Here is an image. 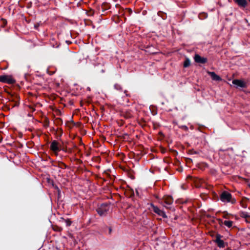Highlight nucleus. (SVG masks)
I'll return each mask as SVG.
<instances>
[{
    "label": "nucleus",
    "mask_w": 250,
    "mask_h": 250,
    "mask_svg": "<svg viewBox=\"0 0 250 250\" xmlns=\"http://www.w3.org/2000/svg\"><path fill=\"white\" fill-rule=\"evenodd\" d=\"M110 205L107 203L101 205L96 209L98 214L101 216H105L110 209Z\"/></svg>",
    "instance_id": "obj_1"
},
{
    "label": "nucleus",
    "mask_w": 250,
    "mask_h": 250,
    "mask_svg": "<svg viewBox=\"0 0 250 250\" xmlns=\"http://www.w3.org/2000/svg\"><path fill=\"white\" fill-rule=\"evenodd\" d=\"M56 188L58 189V192H60V190H59V188H58V187H56Z\"/></svg>",
    "instance_id": "obj_21"
},
{
    "label": "nucleus",
    "mask_w": 250,
    "mask_h": 250,
    "mask_svg": "<svg viewBox=\"0 0 250 250\" xmlns=\"http://www.w3.org/2000/svg\"><path fill=\"white\" fill-rule=\"evenodd\" d=\"M222 236L220 234H217L215 240V243L219 248H224L225 247L224 241L221 240Z\"/></svg>",
    "instance_id": "obj_7"
},
{
    "label": "nucleus",
    "mask_w": 250,
    "mask_h": 250,
    "mask_svg": "<svg viewBox=\"0 0 250 250\" xmlns=\"http://www.w3.org/2000/svg\"><path fill=\"white\" fill-rule=\"evenodd\" d=\"M194 60L195 62L200 63H205L207 62L206 58L202 57L198 54L195 55Z\"/></svg>",
    "instance_id": "obj_8"
},
{
    "label": "nucleus",
    "mask_w": 250,
    "mask_h": 250,
    "mask_svg": "<svg viewBox=\"0 0 250 250\" xmlns=\"http://www.w3.org/2000/svg\"><path fill=\"white\" fill-rule=\"evenodd\" d=\"M209 74L212 79V80L215 81H220L221 80V78L215 74L214 72H209Z\"/></svg>",
    "instance_id": "obj_11"
},
{
    "label": "nucleus",
    "mask_w": 250,
    "mask_h": 250,
    "mask_svg": "<svg viewBox=\"0 0 250 250\" xmlns=\"http://www.w3.org/2000/svg\"><path fill=\"white\" fill-rule=\"evenodd\" d=\"M61 150H62V151L65 152H68L67 149L65 148H61Z\"/></svg>",
    "instance_id": "obj_16"
},
{
    "label": "nucleus",
    "mask_w": 250,
    "mask_h": 250,
    "mask_svg": "<svg viewBox=\"0 0 250 250\" xmlns=\"http://www.w3.org/2000/svg\"><path fill=\"white\" fill-rule=\"evenodd\" d=\"M235 2H237L238 4L243 8L245 7L248 4L247 0H235Z\"/></svg>",
    "instance_id": "obj_10"
},
{
    "label": "nucleus",
    "mask_w": 250,
    "mask_h": 250,
    "mask_svg": "<svg viewBox=\"0 0 250 250\" xmlns=\"http://www.w3.org/2000/svg\"><path fill=\"white\" fill-rule=\"evenodd\" d=\"M173 200L171 196H166L164 199V206L167 208H170V206L173 203Z\"/></svg>",
    "instance_id": "obj_5"
},
{
    "label": "nucleus",
    "mask_w": 250,
    "mask_h": 250,
    "mask_svg": "<svg viewBox=\"0 0 250 250\" xmlns=\"http://www.w3.org/2000/svg\"><path fill=\"white\" fill-rule=\"evenodd\" d=\"M0 82L8 83H13L15 81L10 77L6 75L0 76Z\"/></svg>",
    "instance_id": "obj_4"
},
{
    "label": "nucleus",
    "mask_w": 250,
    "mask_h": 250,
    "mask_svg": "<svg viewBox=\"0 0 250 250\" xmlns=\"http://www.w3.org/2000/svg\"><path fill=\"white\" fill-rule=\"evenodd\" d=\"M182 127L183 128H184V129H185V130H188V127L187 126H186V125H183V126H182Z\"/></svg>",
    "instance_id": "obj_17"
},
{
    "label": "nucleus",
    "mask_w": 250,
    "mask_h": 250,
    "mask_svg": "<svg viewBox=\"0 0 250 250\" xmlns=\"http://www.w3.org/2000/svg\"><path fill=\"white\" fill-rule=\"evenodd\" d=\"M190 61L189 59L187 58L184 62V67H187L190 65Z\"/></svg>",
    "instance_id": "obj_13"
},
{
    "label": "nucleus",
    "mask_w": 250,
    "mask_h": 250,
    "mask_svg": "<svg viewBox=\"0 0 250 250\" xmlns=\"http://www.w3.org/2000/svg\"><path fill=\"white\" fill-rule=\"evenodd\" d=\"M220 198L223 202H229L230 201L231 195L229 192L224 191L220 194Z\"/></svg>",
    "instance_id": "obj_3"
},
{
    "label": "nucleus",
    "mask_w": 250,
    "mask_h": 250,
    "mask_svg": "<svg viewBox=\"0 0 250 250\" xmlns=\"http://www.w3.org/2000/svg\"><path fill=\"white\" fill-rule=\"evenodd\" d=\"M232 83L234 84V79L232 80Z\"/></svg>",
    "instance_id": "obj_19"
},
{
    "label": "nucleus",
    "mask_w": 250,
    "mask_h": 250,
    "mask_svg": "<svg viewBox=\"0 0 250 250\" xmlns=\"http://www.w3.org/2000/svg\"><path fill=\"white\" fill-rule=\"evenodd\" d=\"M151 206L152 207L153 210L154 212L163 217V218L167 217V215L164 211L161 210L157 207L153 205H151Z\"/></svg>",
    "instance_id": "obj_6"
},
{
    "label": "nucleus",
    "mask_w": 250,
    "mask_h": 250,
    "mask_svg": "<svg viewBox=\"0 0 250 250\" xmlns=\"http://www.w3.org/2000/svg\"><path fill=\"white\" fill-rule=\"evenodd\" d=\"M249 186L250 188V183L249 184Z\"/></svg>",
    "instance_id": "obj_24"
},
{
    "label": "nucleus",
    "mask_w": 250,
    "mask_h": 250,
    "mask_svg": "<svg viewBox=\"0 0 250 250\" xmlns=\"http://www.w3.org/2000/svg\"><path fill=\"white\" fill-rule=\"evenodd\" d=\"M114 87L117 90H121L122 89L121 85L118 84H115L114 85Z\"/></svg>",
    "instance_id": "obj_14"
},
{
    "label": "nucleus",
    "mask_w": 250,
    "mask_h": 250,
    "mask_svg": "<svg viewBox=\"0 0 250 250\" xmlns=\"http://www.w3.org/2000/svg\"><path fill=\"white\" fill-rule=\"evenodd\" d=\"M247 83L246 82L243 80H236L235 79V87H240L242 88L246 87Z\"/></svg>",
    "instance_id": "obj_9"
},
{
    "label": "nucleus",
    "mask_w": 250,
    "mask_h": 250,
    "mask_svg": "<svg viewBox=\"0 0 250 250\" xmlns=\"http://www.w3.org/2000/svg\"><path fill=\"white\" fill-rule=\"evenodd\" d=\"M242 207L244 208H245L246 207V205L245 204H243L242 205Z\"/></svg>",
    "instance_id": "obj_20"
},
{
    "label": "nucleus",
    "mask_w": 250,
    "mask_h": 250,
    "mask_svg": "<svg viewBox=\"0 0 250 250\" xmlns=\"http://www.w3.org/2000/svg\"><path fill=\"white\" fill-rule=\"evenodd\" d=\"M232 223V221L229 220H225L224 222V225L228 227V228H230V227H231Z\"/></svg>",
    "instance_id": "obj_12"
},
{
    "label": "nucleus",
    "mask_w": 250,
    "mask_h": 250,
    "mask_svg": "<svg viewBox=\"0 0 250 250\" xmlns=\"http://www.w3.org/2000/svg\"><path fill=\"white\" fill-rule=\"evenodd\" d=\"M50 149L55 155H58V152L61 151V147L59 143L56 140H53L51 143Z\"/></svg>",
    "instance_id": "obj_2"
},
{
    "label": "nucleus",
    "mask_w": 250,
    "mask_h": 250,
    "mask_svg": "<svg viewBox=\"0 0 250 250\" xmlns=\"http://www.w3.org/2000/svg\"><path fill=\"white\" fill-rule=\"evenodd\" d=\"M242 216L246 218L247 217V215L245 213H243V215Z\"/></svg>",
    "instance_id": "obj_18"
},
{
    "label": "nucleus",
    "mask_w": 250,
    "mask_h": 250,
    "mask_svg": "<svg viewBox=\"0 0 250 250\" xmlns=\"http://www.w3.org/2000/svg\"><path fill=\"white\" fill-rule=\"evenodd\" d=\"M111 231V229L110 228L109 229V232H110Z\"/></svg>",
    "instance_id": "obj_22"
},
{
    "label": "nucleus",
    "mask_w": 250,
    "mask_h": 250,
    "mask_svg": "<svg viewBox=\"0 0 250 250\" xmlns=\"http://www.w3.org/2000/svg\"><path fill=\"white\" fill-rule=\"evenodd\" d=\"M65 222H66V225L67 226H69L71 225V222L69 220H66L65 221Z\"/></svg>",
    "instance_id": "obj_15"
},
{
    "label": "nucleus",
    "mask_w": 250,
    "mask_h": 250,
    "mask_svg": "<svg viewBox=\"0 0 250 250\" xmlns=\"http://www.w3.org/2000/svg\"><path fill=\"white\" fill-rule=\"evenodd\" d=\"M232 76L233 77L234 76V73H233Z\"/></svg>",
    "instance_id": "obj_23"
}]
</instances>
